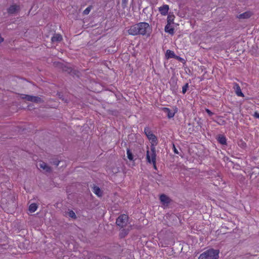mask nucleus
<instances>
[{
	"instance_id": "9b49d317",
	"label": "nucleus",
	"mask_w": 259,
	"mask_h": 259,
	"mask_svg": "<svg viewBox=\"0 0 259 259\" xmlns=\"http://www.w3.org/2000/svg\"><path fill=\"white\" fill-rule=\"evenodd\" d=\"M50 162L51 164L58 166L59 163L63 162V161L59 159L58 157L54 156L50 159Z\"/></svg>"
},
{
	"instance_id": "f8f14e48",
	"label": "nucleus",
	"mask_w": 259,
	"mask_h": 259,
	"mask_svg": "<svg viewBox=\"0 0 259 259\" xmlns=\"http://www.w3.org/2000/svg\"><path fill=\"white\" fill-rule=\"evenodd\" d=\"M160 200L163 205H167L170 202V199L165 194H161L160 196Z\"/></svg>"
},
{
	"instance_id": "6ab92c4d",
	"label": "nucleus",
	"mask_w": 259,
	"mask_h": 259,
	"mask_svg": "<svg viewBox=\"0 0 259 259\" xmlns=\"http://www.w3.org/2000/svg\"><path fill=\"white\" fill-rule=\"evenodd\" d=\"M217 140L218 142L222 145L227 144L226 138L223 135H219L218 137Z\"/></svg>"
},
{
	"instance_id": "7c9ffc66",
	"label": "nucleus",
	"mask_w": 259,
	"mask_h": 259,
	"mask_svg": "<svg viewBox=\"0 0 259 259\" xmlns=\"http://www.w3.org/2000/svg\"><path fill=\"white\" fill-rule=\"evenodd\" d=\"M175 59L181 61V62H183L184 61V59H183L182 58L180 57V56H177L176 55V57H175Z\"/></svg>"
},
{
	"instance_id": "39448f33",
	"label": "nucleus",
	"mask_w": 259,
	"mask_h": 259,
	"mask_svg": "<svg viewBox=\"0 0 259 259\" xmlns=\"http://www.w3.org/2000/svg\"><path fill=\"white\" fill-rule=\"evenodd\" d=\"M139 26L141 27V35H144L148 34V35H149L151 28L148 23L140 22Z\"/></svg>"
},
{
	"instance_id": "4468645a",
	"label": "nucleus",
	"mask_w": 259,
	"mask_h": 259,
	"mask_svg": "<svg viewBox=\"0 0 259 259\" xmlns=\"http://www.w3.org/2000/svg\"><path fill=\"white\" fill-rule=\"evenodd\" d=\"M234 89L235 90L236 95L239 97H244V94L242 93L240 86L238 84L235 83L234 85Z\"/></svg>"
},
{
	"instance_id": "f257e3e1",
	"label": "nucleus",
	"mask_w": 259,
	"mask_h": 259,
	"mask_svg": "<svg viewBox=\"0 0 259 259\" xmlns=\"http://www.w3.org/2000/svg\"><path fill=\"white\" fill-rule=\"evenodd\" d=\"M219 251L213 249H208L201 253L198 259H218Z\"/></svg>"
},
{
	"instance_id": "f3484780",
	"label": "nucleus",
	"mask_w": 259,
	"mask_h": 259,
	"mask_svg": "<svg viewBox=\"0 0 259 259\" xmlns=\"http://www.w3.org/2000/svg\"><path fill=\"white\" fill-rule=\"evenodd\" d=\"M62 35L60 34H55L51 38V40L53 42H59V41H61L62 40Z\"/></svg>"
},
{
	"instance_id": "1a4fd4ad",
	"label": "nucleus",
	"mask_w": 259,
	"mask_h": 259,
	"mask_svg": "<svg viewBox=\"0 0 259 259\" xmlns=\"http://www.w3.org/2000/svg\"><path fill=\"white\" fill-rule=\"evenodd\" d=\"M146 159L148 162L151 163H152L153 164V167L155 169H156V158H155V155L153 154L152 158H150V152L149 150L147 151L146 153Z\"/></svg>"
},
{
	"instance_id": "dca6fc26",
	"label": "nucleus",
	"mask_w": 259,
	"mask_h": 259,
	"mask_svg": "<svg viewBox=\"0 0 259 259\" xmlns=\"http://www.w3.org/2000/svg\"><path fill=\"white\" fill-rule=\"evenodd\" d=\"M162 110L165 113L167 114V116L168 118L173 117L175 114V112H171L170 109L166 107H163L162 108Z\"/></svg>"
},
{
	"instance_id": "aec40b11",
	"label": "nucleus",
	"mask_w": 259,
	"mask_h": 259,
	"mask_svg": "<svg viewBox=\"0 0 259 259\" xmlns=\"http://www.w3.org/2000/svg\"><path fill=\"white\" fill-rule=\"evenodd\" d=\"M130 230V228L128 229H122L119 233V237L121 238L125 237L129 233V231Z\"/></svg>"
},
{
	"instance_id": "72a5a7b5",
	"label": "nucleus",
	"mask_w": 259,
	"mask_h": 259,
	"mask_svg": "<svg viewBox=\"0 0 259 259\" xmlns=\"http://www.w3.org/2000/svg\"><path fill=\"white\" fill-rule=\"evenodd\" d=\"M128 0H122V4L126 5L127 3Z\"/></svg>"
},
{
	"instance_id": "b1692460",
	"label": "nucleus",
	"mask_w": 259,
	"mask_h": 259,
	"mask_svg": "<svg viewBox=\"0 0 259 259\" xmlns=\"http://www.w3.org/2000/svg\"><path fill=\"white\" fill-rule=\"evenodd\" d=\"M126 154L128 159L131 161H133L134 156L130 149H127Z\"/></svg>"
},
{
	"instance_id": "a211bd4d",
	"label": "nucleus",
	"mask_w": 259,
	"mask_h": 259,
	"mask_svg": "<svg viewBox=\"0 0 259 259\" xmlns=\"http://www.w3.org/2000/svg\"><path fill=\"white\" fill-rule=\"evenodd\" d=\"M170 25V24L167 23L166 25L165 26L164 30L166 32H167L170 34H173L174 33V29Z\"/></svg>"
},
{
	"instance_id": "4be33fe9",
	"label": "nucleus",
	"mask_w": 259,
	"mask_h": 259,
	"mask_svg": "<svg viewBox=\"0 0 259 259\" xmlns=\"http://www.w3.org/2000/svg\"><path fill=\"white\" fill-rule=\"evenodd\" d=\"M93 192L98 196L102 195V192L100 188L98 186H94L93 187Z\"/></svg>"
},
{
	"instance_id": "f704fd0d",
	"label": "nucleus",
	"mask_w": 259,
	"mask_h": 259,
	"mask_svg": "<svg viewBox=\"0 0 259 259\" xmlns=\"http://www.w3.org/2000/svg\"><path fill=\"white\" fill-rule=\"evenodd\" d=\"M174 152L175 153L178 154V150L176 149V148L175 147H174Z\"/></svg>"
},
{
	"instance_id": "f03ea898",
	"label": "nucleus",
	"mask_w": 259,
	"mask_h": 259,
	"mask_svg": "<svg viewBox=\"0 0 259 259\" xmlns=\"http://www.w3.org/2000/svg\"><path fill=\"white\" fill-rule=\"evenodd\" d=\"M128 221V217L125 214H122L117 218L116 224L120 228H123L127 225Z\"/></svg>"
},
{
	"instance_id": "412c9836",
	"label": "nucleus",
	"mask_w": 259,
	"mask_h": 259,
	"mask_svg": "<svg viewBox=\"0 0 259 259\" xmlns=\"http://www.w3.org/2000/svg\"><path fill=\"white\" fill-rule=\"evenodd\" d=\"M165 57L167 59L175 58V57H176V55L173 51L169 50H167L166 52Z\"/></svg>"
},
{
	"instance_id": "6e6552de",
	"label": "nucleus",
	"mask_w": 259,
	"mask_h": 259,
	"mask_svg": "<svg viewBox=\"0 0 259 259\" xmlns=\"http://www.w3.org/2000/svg\"><path fill=\"white\" fill-rule=\"evenodd\" d=\"M54 64L56 67L61 69L64 72H66L68 73H71L72 71V70L70 67H67L61 63L56 62Z\"/></svg>"
},
{
	"instance_id": "9d476101",
	"label": "nucleus",
	"mask_w": 259,
	"mask_h": 259,
	"mask_svg": "<svg viewBox=\"0 0 259 259\" xmlns=\"http://www.w3.org/2000/svg\"><path fill=\"white\" fill-rule=\"evenodd\" d=\"M253 15V13L251 11H246L242 14H241L237 16L238 19H248L251 17Z\"/></svg>"
},
{
	"instance_id": "2eb2a0df",
	"label": "nucleus",
	"mask_w": 259,
	"mask_h": 259,
	"mask_svg": "<svg viewBox=\"0 0 259 259\" xmlns=\"http://www.w3.org/2000/svg\"><path fill=\"white\" fill-rule=\"evenodd\" d=\"M39 166L40 168L45 170L46 172H50L51 171V167H50L46 163L44 162H41L39 164Z\"/></svg>"
},
{
	"instance_id": "7ed1b4c3",
	"label": "nucleus",
	"mask_w": 259,
	"mask_h": 259,
	"mask_svg": "<svg viewBox=\"0 0 259 259\" xmlns=\"http://www.w3.org/2000/svg\"><path fill=\"white\" fill-rule=\"evenodd\" d=\"M21 98L35 103H42L44 102V101L40 97L28 95L21 94Z\"/></svg>"
},
{
	"instance_id": "c85d7f7f",
	"label": "nucleus",
	"mask_w": 259,
	"mask_h": 259,
	"mask_svg": "<svg viewBox=\"0 0 259 259\" xmlns=\"http://www.w3.org/2000/svg\"><path fill=\"white\" fill-rule=\"evenodd\" d=\"M189 87V85H188V83H186L183 87V88H182V93L183 94H185L187 91V89Z\"/></svg>"
},
{
	"instance_id": "c756f323",
	"label": "nucleus",
	"mask_w": 259,
	"mask_h": 259,
	"mask_svg": "<svg viewBox=\"0 0 259 259\" xmlns=\"http://www.w3.org/2000/svg\"><path fill=\"white\" fill-rule=\"evenodd\" d=\"M57 95L60 99H62L63 101H65V102H66L67 100H64V99L63 98V96L61 93H58Z\"/></svg>"
},
{
	"instance_id": "cd10ccee",
	"label": "nucleus",
	"mask_w": 259,
	"mask_h": 259,
	"mask_svg": "<svg viewBox=\"0 0 259 259\" xmlns=\"http://www.w3.org/2000/svg\"><path fill=\"white\" fill-rule=\"evenodd\" d=\"M151 151L152 152V153L151 154L150 158L151 157V158H152L153 154H154L155 158H156V152H155V148L153 146V145L151 146Z\"/></svg>"
},
{
	"instance_id": "5701e85b",
	"label": "nucleus",
	"mask_w": 259,
	"mask_h": 259,
	"mask_svg": "<svg viewBox=\"0 0 259 259\" xmlns=\"http://www.w3.org/2000/svg\"><path fill=\"white\" fill-rule=\"evenodd\" d=\"M37 205L36 203H32L29 206V211L31 212H34L36 211Z\"/></svg>"
},
{
	"instance_id": "bb28decb",
	"label": "nucleus",
	"mask_w": 259,
	"mask_h": 259,
	"mask_svg": "<svg viewBox=\"0 0 259 259\" xmlns=\"http://www.w3.org/2000/svg\"><path fill=\"white\" fill-rule=\"evenodd\" d=\"M92 6H90L88 8H87L83 12V15H88L90 12L91 9H92Z\"/></svg>"
},
{
	"instance_id": "2f4dec72",
	"label": "nucleus",
	"mask_w": 259,
	"mask_h": 259,
	"mask_svg": "<svg viewBox=\"0 0 259 259\" xmlns=\"http://www.w3.org/2000/svg\"><path fill=\"white\" fill-rule=\"evenodd\" d=\"M205 111L207 113V114L209 115V116H212V115H213V113L210 110H209L208 109H205Z\"/></svg>"
},
{
	"instance_id": "ddd939ff",
	"label": "nucleus",
	"mask_w": 259,
	"mask_h": 259,
	"mask_svg": "<svg viewBox=\"0 0 259 259\" xmlns=\"http://www.w3.org/2000/svg\"><path fill=\"white\" fill-rule=\"evenodd\" d=\"M169 7L167 5H164L162 7L159 8V11L162 15H166L168 11Z\"/></svg>"
},
{
	"instance_id": "393cba45",
	"label": "nucleus",
	"mask_w": 259,
	"mask_h": 259,
	"mask_svg": "<svg viewBox=\"0 0 259 259\" xmlns=\"http://www.w3.org/2000/svg\"><path fill=\"white\" fill-rule=\"evenodd\" d=\"M175 16L174 15H169L167 16V23L171 24V23H174Z\"/></svg>"
},
{
	"instance_id": "a878e982",
	"label": "nucleus",
	"mask_w": 259,
	"mask_h": 259,
	"mask_svg": "<svg viewBox=\"0 0 259 259\" xmlns=\"http://www.w3.org/2000/svg\"><path fill=\"white\" fill-rule=\"evenodd\" d=\"M68 215L69 217L73 219H76L77 218L75 212L73 210H69L68 212Z\"/></svg>"
},
{
	"instance_id": "473e14b6",
	"label": "nucleus",
	"mask_w": 259,
	"mask_h": 259,
	"mask_svg": "<svg viewBox=\"0 0 259 259\" xmlns=\"http://www.w3.org/2000/svg\"><path fill=\"white\" fill-rule=\"evenodd\" d=\"M253 116L254 117H255L256 118H259V113H258L257 112H255L253 114Z\"/></svg>"
},
{
	"instance_id": "0eeeda50",
	"label": "nucleus",
	"mask_w": 259,
	"mask_h": 259,
	"mask_svg": "<svg viewBox=\"0 0 259 259\" xmlns=\"http://www.w3.org/2000/svg\"><path fill=\"white\" fill-rule=\"evenodd\" d=\"M144 132L148 139L149 140H151L152 142L156 143L157 141L156 137L152 133L149 127H145Z\"/></svg>"
},
{
	"instance_id": "423d86ee",
	"label": "nucleus",
	"mask_w": 259,
	"mask_h": 259,
	"mask_svg": "<svg viewBox=\"0 0 259 259\" xmlns=\"http://www.w3.org/2000/svg\"><path fill=\"white\" fill-rule=\"evenodd\" d=\"M128 33L132 35L141 34V27L139 26V23L131 26L128 30Z\"/></svg>"
},
{
	"instance_id": "20e7f679",
	"label": "nucleus",
	"mask_w": 259,
	"mask_h": 259,
	"mask_svg": "<svg viewBox=\"0 0 259 259\" xmlns=\"http://www.w3.org/2000/svg\"><path fill=\"white\" fill-rule=\"evenodd\" d=\"M20 10L21 8L19 5L13 4L7 8V11L9 15H15L19 13Z\"/></svg>"
}]
</instances>
